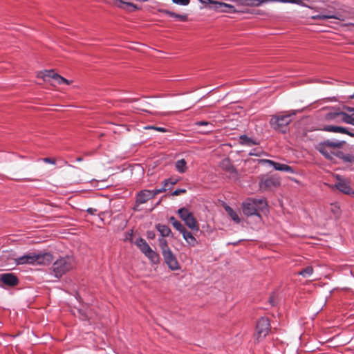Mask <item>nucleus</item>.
I'll list each match as a JSON object with an SVG mask.
<instances>
[{
	"instance_id": "obj_57",
	"label": "nucleus",
	"mask_w": 354,
	"mask_h": 354,
	"mask_svg": "<svg viewBox=\"0 0 354 354\" xmlns=\"http://www.w3.org/2000/svg\"><path fill=\"white\" fill-rule=\"evenodd\" d=\"M270 302L272 303V305H274V304L272 303V298L270 299Z\"/></svg>"
},
{
	"instance_id": "obj_30",
	"label": "nucleus",
	"mask_w": 354,
	"mask_h": 354,
	"mask_svg": "<svg viewBox=\"0 0 354 354\" xmlns=\"http://www.w3.org/2000/svg\"><path fill=\"white\" fill-rule=\"evenodd\" d=\"M195 125L196 126H206V127H210V129L206 130V131H204L203 133H208V132H211L213 130V127H214V125L212 123L209 122H207V121H204V120H202V121H197L195 122Z\"/></svg>"
},
{
	"instance_id": "obj_23",
	"label": "nucleus",
	"mask_w": 354,
	"mask_h": 354,
	"mask_svg": "<svg viewBox=\"0 0 354 354\" xmlns=\"http://www.w3.org/2000/svg\"><path fill=\"white\" fill-rule=\"evenodd\" d=\"M156 228L160 232L162 237L172 236L171 229L166 225L158 223Z\"/></svg>"
},
{
	"instance_id": "obj_15",
	"label": "nucleus",
	"mask_w": 354,
	"mask_h": 354,
	"mask_svg": "<svg viewBox=\"0 0 354 354\" xmlns=\"http://www.w3.org/2000/svg\"><path fill=\"white\" fill-rule=\"evenodd\" d=\"M335 187L341 192L350 195L351 194H354V192L352 191L349 182L345 180H339L336 184Z\"/></svg>"
},
{
	"instance_id": "obj_26",
	"label": "nucleus",
	"mask_w": 354,
	"mask_h": 354,
	"mask_svg": "<svg viewBox=\"0 0 354 354\" xmlns=\"http://www.w3.org/2000/svg\"><path fill=\"white\" fill-rule=\"evenodd\" d=\"M169 180H164V185H163V187H162L159 188V189H155L151 190V195L153 196V198L156 195H158V194L162 193V192H165L167 189H170V187H167V184H168V182H169Z\"/></svg>"
},
{
	"instance_id": "obj_59",
	"label": "nucleus",
	"mask_w": 354,
	"mask_h": 354,
	"mask_svg": "<svg viewBox=\"0 0 354 354\" xmlns=\"http://www.w3.org/2000/svg\"><path fill=\"white\" fill-rule=\"evenodd\" d=\"M136 1H139V2H141V0H136Z\"/></svg>"
},
{
	"instance_id": "obj_13",
	"label": "nucleus",
	"mask_w": 354,
	"mask_h": 354,
	"mask_svg": "<svg viewBox=\"0 0 354 354\" xmlns=\"http://www.w3.org/2000/svg\"><path fill=\"white\" fill-rule=\"evenodd\" d=\"M279 185V181L272 177L262 179L259 183L260 189L263 191L270 190Z\"/></svg>"
},
{
	"instance_id": "obj_5",
	"label": "nucleus",
	"mask_w": 354,
	"mask_h": 354,
	"mask_svg": "<svg viewBox=\"0 0 354 354\" xmlns=\"http://www.w3.org/2000/svg\"><path fill=\"white\" fill-rule=\"evenodd\" d=\"M270 322L268 319L266 317H261L256 326L257 333L255 335L257 341H259L264 338L269 333L270 330Z\"/></svg>"
},
{
	"instance_id": "obj_27",
	"label": "nucleus",
	"mask_w": 354,
	"mask_h": 354,
	"mask_svg": "<svg viewBox=\"0 0 354 354\" xmlns=\"http://www.w3.org/2000/svg\"><path fill=\"white\" fill-rule=\"evenodd\" d=\"M145 256L153 263L159 261V255L157 252L151 249Z\"/></svg>"
},
{
	"instance_id": "obj_6",
	"label": "nucleus",
	"mask_w": 354,
	"mask_h": 354,
	"mask_svg": "<svg viewBox=\"0 0 354 354\" xmlns=\"http://www.w3.org/2000/svg\"><path fill=\"white\" fill-rule=\"evenodd\" d=\"M162 254L165 263L171 270L176 271L180 269L177 258L171 250L163 252Z\"/></svg>"
},
{
	"instance_id": "obj_45",
	"label": "nucleus",
	"mask_w": 354,
	"mask_h": 354,
	"mask_svg": "<svg viewBox=\"0 0 354 354\" xmlns=\"http://www.w3.org/2000/svg\"><path fill=\"white\" fill-rule=\"evenodd\" d=\"M147 236L148 239H153L155 238L156 234H155V232L153 231H147Z\"/></svg>"
},
{
	"instance_id": "obj_14",
	"label": "nucleus",
	"mask_w": 354,
	"mask_h": 354,
	"mask_svg": "<svg viewBox=\"0 0 354 354\" xmlns=\"http://www.w3.org/2000/svg\"><path fill=\"white\" fill-rule=\"evenodd\" d=\"M152 198L153 196L151 194V190L142 189L136 194V203L137 205H141Z\"/></svg>"
},
{
	"instance_id": "obj_33",
	"label": "nucleus",
	"mask_w": 354,
	"mask_h": 354,
	"mask_svg": "<svg viewBox=\"0 0 354 354\" xmlns=\"http://www.w3.org/2000/svg\"><path fill=\"white\" fill-rule=\"evenodd\" d=\"M339 126L335 125H325L323 127V130L327 132L338 133V129Z\"/></svg>"
},
{
	"instance_id": "obj_29",
	"label": "nucleus",
	"mask_w": 354,
	"mask_h": 354,
	"mask_svg": "<svg viewBox=\"0 0 354 354\" xmlns=\"http://www.w3.org/2000/svg\"><path fill=\"white\" fill-rule=\"evenodd\" d=\"M159 242V246L160 248L162 253L165 252L167 251L170 250L171 249L168 246V243L166 239H165L163 237L158 239Z\"/></svg>"
},
{
	"instance_id": "obj_1",
	"label": "nucleus",
	"mask_w": 354,
	"mask_h": 354,
	"mask_svg": "<svg viewBox=\"0 0 354 354\" xmlns=\"http://www.w3.org/2000/svg\"><path fill=\"white\" fill-rule=\"evenodd\" d=\"M302 110H291L286 112L285 114H277L272 115L270 120L271 127L276 131L285 133L288 127V124L292 122V117L296 115L297 112H301Z\"/></svg>"
},
{
	"instance_id": "obj_55",
	"label": "nucleus",
	"mask_w": 354,
	"mask_h": 354,
	"mask_svg": "<svg viewBox=\"0 0 354 354\" xmlns=\"http://www.w3.org/2000/svg\"><path fill=\"white\" fill-rule=\"evenodd\" d=\"M82 160H83L82 158L79 157V158H77L76 161L80 162V161H82Z\"/></svg>"
},
{
	"instance_id": "obj_40",
	"label": "nucleus",
	"mask_w": 354,
	"mask_h": 354,
	"mask_svg": "<svg viewBox=\"0 0 354 354\" xmlns=\"http://www.w3.org/2000/svg\"><path fill=\"white\" fill-rule=\"evenodd\" d=\"M59 80L57 81L58 84H66L68 85L70 82L62 76L58 77Z\"/></svg>"
},
{
	"instance_id": "obj_51",
	"label": "nucleus",
	"mask_w": 354,
	"mask_h": 354,
	"mask_svg": "<svg viewBox=\"0 0 354 354\" xmlns=\"http://www.w3.org/2000/svg\"><path fill=\"white\" fill-rule=\"evenodd\" d=\"M175 15H176V13L174 12L169 10L167 15L169 17H175Z\"/></svg>"
},
{
	"instance_id": "obj_53",
	"label": "nucleus",
	"mask_w": 354,
	"mask_h": 354,
	"mask_svg": "<svg viewBox=\"0 0 354 354\" xmlns=\"http://www.w3.org/2000/svg\"><path fill=\"white\" fill-rule=\"evenodd\" d=\"M333 212H334L335 214H339V208H337V209H334V210H333Z\"/></svg>"
},
{
	"instance_id": "obj_9",
	"label": "nucleus",
	"mask_w": 354,
	"mask_h": 354,
	"mask_svg": "<svg viewBox=\"0 0 354 354\" xmlns=\"http://www.w3.org/2000/svg\"><path fill=\"white\" fill-rule=\"evenodd\" d=\"M260 161L268 164L277 171H285L290 174L294 173L293 169L288 165L282 164L268 159H262Z\"/></svg>"
},
{
	"instance_id": "obj_16",
	"label": "nucleus",
	"mask_w": 354,
	"mask_h": 354,
	"mask_svg": "<svg viewBox=\"0 0 354 354\" xmlns=\"http://www.w3.org/2000/svg\"><path fill=\"white\" fill-rule=\"evenodd\" d=\"M35 265H46L50 263L53 260V255L49 252L36 254Z\"/></svg>"
},
{
	"instance_id": "obj_21",
	"label": "nucleus",
	"mask_w": 354,
	"mask_h": 354,
	"mask_svg": "<svg viewBox=\"0 0 354 354\" xmlns=\"http://www.w3.org/2000/svg\"><path fill=\"white\" fill-rule=\"evenodd\" d=\"M186 225L192 230L198 231L199 230L198 225L192 213H191L185 220Z\"/></svg>"
},
{
	"instance_id": "obj_18",
	"label": "nucleus",
	"mask_w": 354,
	"mask_h": 354,
	"mask_svg": "<svg viewBox=\"0 0 354 354\" xmlns=\"http://www.w3.org/2000/svg\"><path fill=\"white\" fill-rule=\"evenodd\" d=\"M335 157L341 160L344 163L354 164V154L344 153L341 150H337L335 153Z\"/></svg>"
},
{
	"instance_id": "obj_24",
	"label": "nucleus",
	"mask_w": 354,
	"mask_h": 354,
	"mask_svg": "<svg viewBox=\"0 0 354 354\" xmlns=\"http://www.w3.org/2000/svg\"><path fill=\"white\" fill-rule=\"evenodd\" d=\"M225 209L230 216V218L236 223H239L241 220L237 214V213L230 206L227 205L225 207Z\"/></svg>"
},
{
	"instance_id": "obj_22",
	"label": "nucleus",
	"mask_w": 354,
	"mask_h": 354,
	"mask_svg": "<svg viewBox=\"0 0 354 354\" xmlns=\"http://www.w3.org/2000/svg\"><path fill=\"white\" fill-rule=\"evenodd\" d=\"M135 244L145 255L151 249L147 241L141 237L136 241Z\"/></svg>"
},
{
	"instance_id": "obj_2",
	"label": "nucleus",
	"mask_w": 354,
	"mask_h": 354,
	"mask_svg": "<svg viewBox=\"0 0 354 354\" xmlns=\"http://www.w3.org/2000/svg\"><path fill=\"white\" fill-rule=\"evenodd\" d=\"M345 141L336 139H327L319 142L316 147L317 150L326 159L332 160L335 153L344 145Z\"/></svg>"
},
{
	"instance_id": "obj_8",
	"label": "nucleus",
	"mask_w": 354,
	"mask_h": 354,
	"mask_svg": "<svg viewBox=\"0 0 354 354\" xmlns=\"http://www.w3.org/2000/svg\"><path fill=\"white\" fill-rule=\"evenodd\" d=\"M211 9L219 12L235 13L236 10L233 5L223 2H212Z\"/></svg>"
},
{
	"instance_id": "obj_3",
	"label": "nucleus",
	"mask_w": 354,
	"mask_h": 354,
	"mask_svg": "<svg viewBox=\"0 0 354 354\" xmlns=\"http://www.w3.org/2000/svg\"><path fill=\"white\" fill-rule=\"evenodd\" d=\"M75 260L72 255H66L57 259L52 266L54 276L59 279L75 266Z\"/></svg>"
},
{
	"instance_id": "obj_36",
	"label": "nucleus",
	"mask_w": 354,
	"mask_h": 354,
	"mask_svg": "<svg viewBox=\"0 0 354 354\" xmlns=\"http://www.w3.org/2000/svg\"><path fill=\"white\" fill-rule=\"evenodd\" d=\"M173 227L180 233H182L186 229L185 226L178 221L174 223Z\"/></svg>"
},
{
	"instance_id": "obj_41",
	"label": "nucleus",
	"mask_w": 354,
	"mask_h": 354,
	"mask_svg": "<svg viewBox=\"0 0 354 354\" xmlns=\"http://www.w3.org/2000/svg\"><path fill=\"white\" fill-rule=\"evenodd\" d=\"M225 162L228 163V165L225 167V169H226L227 171H228L230 172H232L234 171V167L230 164L229 159L225 160L223 163L224 164Z\"/></svg>"
},
{
	"instance_id": "obj_10",
	"label": "nucleus",
	"mask_w": 354,
	"mask_h": 354,
	"mask_svg": "<svg viewBox=\"0 0 354 354\" xmlns=\"http://www.w3.org/2000/svg\"><path fill=\"white\" fill-rule=\"evenodd\" d=\"M0 282L8 286H15L19 283L18 277L12 272L3 273L0 274Z\"/></svg>"
},
{
	"instance_id": "obj_12",
	"label": "nucleus",
	"mask_w": 354,
	"mask_h": 354,
	"mask_svg": "<svg viewBox=\"0 0 354 354\" xmlns=\"http://www.w3.org/2000/svg\"><path fill=\"white\" fill-rule=\"evenodd\" d=\"M337 116H341V120L346 123L354 126V120L353 119L352 114H348L344 112L329 113L326 115V119L334 120Z\"/></svg>"
},
{
	"instance_id": "obj_58",
	"label": "nucleus",
	"mask_w": 354,
	"mask_h": 354,
	"mask_svg": "<svg viewBox=\"0 0 354 354\" xmlns=\"http://www.w3.org/2000/svg\"><path fill=\"white\" fill-rule=\"evenodd\" d=\"M148 0H141V2H146Z\"/></svg>"
},
{
	"instance_id": "obj_20",
	"label": "nucleus",
	"mask_w": 354,
	"mask_h": 354,
	"mask_svg": "<svg viewBox=\"0 0 354 354\" xmlns=\"http://www.w3.org/2000/svg\"><path fill=\"white\" fill-rule=\"evenodd\" d=\"M183 239L187 243V244L192 247L197 245L198 241L193 234L185 229L182 233Z\"/></svg>"
},
{
	"instance_id": "obj_28",
	"label": "nucleus",
	"mask_w": 354,
	"mask_h": 354,
	"mask_svg": "<svg viewBox=\"0 0 354 354\" xmlns=\"http://www.w3.org/2000/svg\"><path fill=\"white\" fill-rule=\"evenodd\" d=\"M313 273V268L312 266H307L299 272V274L304 278L310 277Z\"/></svg>"
},
{
	"instance_id": "obj_42",
	"label": "nucleus",
	"mask_w": 354,
	"mask_h": 354,
	"mask_svg": "<svg viewBox=\"0 0 354 354\" xmlns=\"http://www.w3.org/2000/svg\"><path fill=\"white\" fill-rule=\"evenodd\" d=\"M42 161L46 163H49V164H52V165H55V163H56L55 159L50 158H44L42 159Z\"/></svg>"
},
{
	"instance_id": "obj_49",
	"label": "nucleus",
	"mask_w": 354,
	"mask_h": 354,
	"mask_svg": "<svg viewBox=\"0 0 354 354\" xmlns=\"http://www.w3.org/2000/svg\"><path fill=\"white\" fill-rule=\"evenodd\" d=\"M169 221H170L171 223L172 224V225H174V223H175V222H177V221H178V220H176V218H175L174 216H171V217L169 218Z\"/></svg>"
},
{
	"instance_id": "obj_31",
	"label": "nucleus",
	"mask_w": 354,
	"mask_h": 354,
	"mask_svg": "<svg viewBox=\"0 0 354 354\" xmlns=\"http://www.w3.org/2000/svg\"><path fill=\"white\" fill-rule=\"evenodd\" d=\"M192 212H189V210L185 207L180 208L178 210V214L180 218L184 221Z\"/></svg>"
},
{
	"instance_id": "obj_35",
	"label": "nucleus",
	"mask_w": 354,
	"mask_h": 354,
	"mask_svg": "<svg viewBox=\"0 0 354 354\" xmlns=\"http://www.w3.org/2000/svg\"><path fill=\"white\" fill-rule=\"evenodd\" d=\"M263 151L259 148H254L248 153L249 156L259 157L261 156Z\"/></svg>"
},
{
	"instance_id": "obj_17",
	"label": "nucleus",
	"mask_w": 354,
	"mask_h": 354,
	"mask_svg": "<svg viewBox=\"0 0 354 354\" xmlns=\"http://www.w3.org/2000/svg\"><path fill=\"white\" fill-rule=\"evenodd\" d=\"M239 143L243 146L251 147L259 145V141L253 137H248L247 135L243 134L239 136Z\"/></svg>"
},
{
	"instance_id": "obj_50",
	"label": "nucleus",
	"mask_w": 354,
	"mask_h": 354,
	"mask_svg": "<svg viewBox=\"0 0 354 354\" xmlns=\"http://www.w3.org/2000/svg\"><path fill=\"white\" fill-rule=\"evenodd\" d=\"M161 13H163V14H165V15H168L169 13V10H166V9H161L159 10Z\"/></svg>"
},
{
	"instance_id": "obj_54",
	"label": "nucleus",
	"mask_w": 354,
	"mask_h": 354,
	"mask_svg": "<svg viewBox=\"0 0 354 354\" xmlns=\"http://www.w3.org/2000/svg\"><path fill=\"white\" fill-rule=\"evenodd\" d=\"M80 313L82 315V310H79ZM83 319H86V316L84 314H82Z\"/></svg>"
},
{
	"instance_id": "obj_11",
	"label": "nucleus",
	"mask_w": 354,
	"mask_h": 354,
	"mask_svg": "<svg viewBox=\"0 0 354 354\" xmlns=\"http://www.w3.org/2000/svg\"><path fill=\"white\" fill-rule=\"evenodd\" d=\"M36 259V254L33 252H29L19 257L15 258V262L16 265H35Z\"/></svg>"
},
{
	"instance_id": "obj_32",
	"label": "nucleus",
	"mask_w": 354,
	"mask_h": 354,
	"mask_svg": "<svg viewBox=\"0 0 354 354\" xmlns=\"http://www.w3.org/2000/svg\"><path fill=\"white\" fill-rule=\"evenodd\" d=\"M313 19H337L335 15H317L312 17Z\"/></svg>"
},
{
	"instance_id": "obj_44",
	"label": "nucleus",
	"mask_w": 354,
	"mask_h": 354,
	"mask_svg": "<svg viewBox=\"0 0 354 354\" xmlns=\"http://www.w3.org/2000/svg\"><path fill=\"white\" fill-rule=\"evenodd\" d=\"M202 3H208L209 4V8L211 9V7L212 5V2H217L216 1H212V0H199Z\"/></svg>"
},
{
	"instance_id": "obj_25",
	"label": "nucleus",
	"mask_w": 354,
	"mask_h": 354,
	"mask_svg": "<svg viewBox=\"0 0 354 354\" xmlns=\"http://www.w3.org/2000/svg\"><path fill=\"white\" fill-rule=\"evenodd\" d=\"M186 161L184 159H180L176 161V169L179 173L183 174L186 171Z\"/></svg>"
},
{
	"instance_id": "obj_38",
	"label": "nucleus",
	"mask_w": 354,
	"mask_h": 354,
	"mask_svg": "<svg viewBox=\"0 0 354 354\" xmlns=\"http://www.w3.org/2000/svg\"><path fill=\"white\" fill-rule=\"evenodd\" d=\"M186 192V189H180V188H178L176 189H175L172 193H171V195L172 196H178L181 194H184Z\"/></svg>"
},
{
	"instance_id": "obj_7",
	"label": "nucleus",
	"mask_w": 354,
	"mask_h": 354,
	"mask_svg": "<svg viewBox=\"0 0 354 354\" xmlns=\"http://www.w3.org/2000/svg\"><path fill=\"white\" fill-rule=\"evenodd\" d=\"M247 1V5L248 6H259L263 3L266 2H281V3H295L297 5L306 6L303 1L301 0H246Z\"/></svg>"
},
{
	"instance_id": "obj_34",
	"label": "nucleus",
	"mask_w": 354,
	"mask_h": 354,
	"mask_svg": "<svg viewBox=\"0 0 354 354\" xmlns=\"http://www.w3.org/2000/svg\"><path fill=\"white\" fill-rule=\"evenodd\" d=\"M338 133H344L350 136L351 137H354V132L350 131L348 128L339 127L338 129Z\"/></svg>"
},
{
	"instance_id": "obj_47",
	"label": "nucleus",
	"mask_w": 354,
	"mask_h": 354,
	"mask_svg": "<svg viewBox=\"0 0 354 354\" xmlns=\"http://www.w3.org/2000/svg\"><path fill=\"white\" fill-rule=\"evenodd\" d=\"M86 212L88 213H89L91 215H94L96 212H97V209H95V208H92V207H88L87 209H86Z\"/></svg>"
},
{
	"instance_id": "obj_39",
	"label": "nucleus",
	"mask_w": 354,
	"mask_h": 354,
	"mask_svg": "<svg viewBox=\"0 0 354 354\" xmlns=\"http://www.w3.org/2000/svg\"><path fill=\"white\" fill-rule=\"evenodd\" d=\"M174 18H176L181 21H185L187 19V15L176 13Z\"/></svg>"
},
{
	"instance_id": "obj_46",
	"label": "nucleus",
	"mask_w": 354,
	"mask_h": 354,
	"mask_svg": "<svg viewBox=\"0 0 354 354\" xmlns=\"http://www.w3.org/2000/svg\"><path fill=\"white\" fill-rule=\"evenodd\" d=\"M154 130L157 131H159V132H162V133H165V132H167L168 130L164 127H156V128H154Z\"/></svg>"
},
{
	"instance_id": "obj_19",
	"label": "nucleus",
	"mask_w": 354,
	"mask_h": 354,
	"mask_svg": "<svg viewBox=\"0 0 354 354\" xmlns=\"http://www.w3.org/2000/svg\"><path fill=\"white\" fill-rule=\"evenodd\" d=\"M42 73V77L45 81L47 80V79H51L54 83L57 84V81L59 80V77L61 75L58 73H55L54 70H45Z\"/></svg>"
},
{
	"instance_id": "obj_37",
	"label": "nucleus",
	"mask_w": 354,
	"mask_h": 354,
	"mask_svg": "<svg viewBox=\"0 0 354 354\" xmlns=\"http://www.w3.org/2000/svg\"><path fill=\"white\" fill-rule=\"evenodd\" d=\"M171 1L174 3H175L176 5H180V6H183L189 5V3L190 2V0H171Z\"/></svg>"
},
{
	"instance_id": "obj_43",
	"label": "nucleus",
	"mask_w": 354,
	"mask_h": 354,
	"mask_svg": "<svg viewBox=\"0 0 354 354\" xmlns=\"http://www.w3.org/2000/svg\"><path fill=\"white\" fill-rule=\"evenodd\" d=\"M167 180H170L169 182H168V184H167V187H170V189L171 188V187L175 185L178 180H175V179H172V178H168Z\"/></svg>"
},
{
	"instance_id": "obj_48",
	"label": "nucleus",
	"mask_w": 354,
	"mask_h": 354,
	"mask_svg": "<svg viewBox=\"0 0 354 354\" xmlns=\"http://www.w3.org/2000/svg\"><path fill=\"white\" fill-rule=\"evenodd\" d=\"M127 6H129V7L132 8V9H133V10H138V7L136 4H134V3H131V2H129V3H127Z\"/></svg>"
},
{
	"instance_id": "obj_52",
	"label": "nucleus",
	"mask_w": 354,
	"mask_h": 354,
	"mask_svg": "<svg viewBox=\"0 0 354 354\" xmlns=\"http://www.w3.org/2000/svg\"><path fill=\"white\" fill-rule=\"evenodd\" d=\"M154 128H156L155 126H147L145 127V129H153L154 130Z\"/></svg>"
},
{
	"instance_id": "obj_4",
	"label": "nucleus",
	"mask_w": 354,
	"mask_h": 354,
	"mask_svg": "<svg viewBox=\"0 0 354 354\" xmlns=\"http://www.w3.org/2000/svg\"><path fill=\"white\" fill-rule=\"evenodd\" d=\"M268 206L265 198H248L242 203V210L247 216H257L261 218L259 211Z\"/></svg>"
},
{
	"instance_id": "obj_56",
	"label": "nucleus",
	"mask_w": 354,
	"mask_h": 354,
	"mask_svg": "<svg viewBox=\"0 0 354 354\" xmlns=\"http://www.w3.org/2000/svg\"><path fill=\"white\" fill-rule=\"evenodd\" d=\"M349 98L350 99H353L354 98V93L352 94L351 95L349 96Z\"/></svg>"
}]
</instances>
